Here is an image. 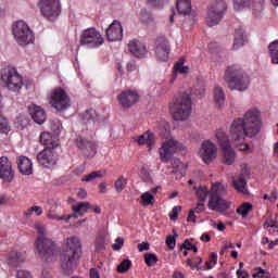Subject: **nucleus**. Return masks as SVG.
I'll return each instance as SVG.
<instances>
[{
	"instance_id": "obj_52",
	"label": "nucleus",
	"mask_w": 278,
	"mask_h": 278,
	"mask_svg": "<svg viewBox=\"0 0 278 278\" xmlns=\"http://www.w3.org/2000/svg\"><path fill=\"white\" fill-rule=\"evenodd\" d=\"M123 244H125V239L118 237L115 240V243L113 244V250L114 251H121V249H123Z\"/></svg>"
},
{
	"instance_id": "obj_49",
	"label": "nucleus",
	"mask_w": 278,
	"mask_h": 278,
	"mask_svg": "<svg viewBox=\"0 0 278 278\" xmlns=\"http://www.w3.org/2000/svg\"><path fill=\"white\" fill-rule=\"evenodd\" d=\"M264 10V0H253V12L260 14Z\"/></svg>"
},
{
	"instance_id": "obj_26",
	"label": "nucleus",
	"mask_w": 278,
	"mask_h": 278,
	"mask_svg": "<svg viewBox=\"0 0 278 278\" xmlns=\"http://www.w3.org/2000/svg\"><path fill=\"white\" fill-rule=\"evenodd\" d=\"M17 168L21 175H31L34 173V163L27 156H18Z\"/></svg>"
},
{
	"instance_id": "obj_40",
	"label": "nucleus",
	"mask_w": 278,
	"mask_h": 278,
	"mask_svg": "<svg viewBox=\"0 0 278 278\" xmlns=\"http://www.w3.org/2000/svg\"><path fill=\"white\" fill-rule=\"evenodd\" d=\"M233 186L238 190V192L247 194V180L244 178L233 180Z\"/></svg>"
},
{
	"instance_id": "obj_51",
	"label": "nucleus",
	"mask_w": 278,
	"mask_h": 278,
	"mask_svg": "<svg viewBox=\"0 0 278 278\" xmlns=\"http://www.w3.org/2000/svg\"><path fill=\"white\" fill-rule=\"evenodd\" d=\"M180 249H185V251H193L194 253H199V248H197V245H192V243H190L189 240H185Z\"/></svg>"
},
{
	"instance_id": "obj_1",
	"label": "nucleus",
	"mask_w": 278,
	"mask_h": 278,
	"mask_svg": "<svg viewBox=\"0 0 278 278\" xmlns=\"http://www.w3.org/2000/svg\"><path fill=\"white\" fill-rule=\"evenodd\" d=\"M262 129V119L257 109L249 110L243 118H235L230 125V138L235 142H242L244 138H254Z\"/></svg>"
},
{
	"instance_id": "obj_25",
	"label": "nucleus",
	"mask_w": 278,
	"mask_h": 278,
	"mask_svg": "<svg viewBox=\"0 0 278 278\" xmlns=\"http://www.w3.org/2000/svg\"><path fill=\"white\" fill-rule=\"evenodd\" d=\"M28 112L33 118L37 123V125H42L45 121H47V113L45 110L36 104H31L28 106Z\"/></svg>"
},
{
	"instance_id": "obj_16",
	"label": "nucleus",
	"mask_w": 278,
	"mask_h": 278,
	"mask_svg": "<svg viewBox=\"0 0 278 278\" xmlns=\"http://www.w3.org/2000/svg\"><path fill=\"white\" fill-rule=\"evenodd\" d=\"M117 101L123 108V110H129V108H134L138 101H140V96L138 94V91L136 90H123L118 96H117Z\"/></svg>"
},
{
	"instance_id": "obj_36",
	"label": "nucleus",
	"mask_w": 278,
	"mask_h": 278,
	"mask_svg": "<svg viewBox=\"0 0 278 278\" xmlns=\"http://www.w3.org/2000/svg\"><path fill=\"white\" fill-rule=\"evenodd\" d=\"M271 64H278V40L271 42L268 47Z\"/></svg>"
},
{
	"instance_id": "obj_58",
	"label": "nucleus",
	"mask_w": 278,
	"mask_h": 278,
	"mask_svg": "<svg viewBox=\"0 0 278 278\" xmlns=\"http://www.w3.org/2000/svg\"><path fill=\"white\" fill-rule=\"evenodd\" d=\"M179 210H181V207L179 206H174L173 211H172V215L169 216L170 220H176L179 216Z\"/></svg>"
},
{
	"instance_id": "obj_21",
	"label": "nucleus",
	"mask_w": 278,
	"mask_h": 278,
	"mask_svg": "<svg viewBox=\"0 0 278 278\" xmlns=\"http://www.w3.org/2000/svg\"><path fill=\"white\" fill-rule=\"evenodd\" d=\"M76 144L80 151H83L86 157H92L97 155V143L92 140H87L84 137H78L76 139Z\"/></svg>"
},
{
	"instance_id": "obj_59",
	"label": "nucleus",
	"mask_w": 278,
	"mask_h": 278,
	"mask_svg": "<svg viewBox=\"0 0 278 278\" xmlns=\"http://www.w3.org/2000/svg\"><path fill=\"white\" fill-rule=\"evenodd\" d=\"M149 3H152L154 8H162L164 5V0H148Z\"/></svg>"
},
{
	"instance_id": "obj_29",
	"label": "nucleus",
	"mask_w": 278,
	"mask_h": 278,
	"mask_svg": "<svg viewBox=\"0 0 278 278\" xmlns=\"http://www.w3.org/2000/svg\"><path fill=\"white\" fill-rule=\"evenodd\" d=\"M39 140L43 147H50L51 149H58V141L53 140V136H51V132H41Z\"/></svg>"
},
{
	"instance_id": "obj_23",
	"label": "nucleus",
	"mask_w": 278,
	"mask_h": 278,
	"mask_svg": "<svg viewBox=\"0 0 278 278\" xmlns=\"http://www.w3.org/2000/svg\"><path fill=\"white\" fill-rule=\"evenodd\" d=\"M27 258L25 251L12 250L7 258V264L11 268H18L23 262Z\"/></svg>"
},
{
	"instance_id": "obj_47",
	"label": "nucleus",
	"mask_w": 278,
	"mask_h": 278,
	"mask_svg": "<svg viewBox=\"0 0 278 278\" xmlns=\"http://www.w3.org/2000/svg\"><path fill=\"white\" fill-rule=\"evenodd\" d=\"M154 199H155V197H153V194H151L150 192H144L141 195V201H142L143 205H153Z\"/></svg>"
},
{
	"instance_id": "obj_48",
	"label": "nucleus",
	"mask_w": 278,
	"mask_h": 278,
	"mask_svg": "<svg viewBox=\"0 0 278 278\" xmlns=\"http://www.w3.org/2000/svg\"><path fill=\"white\" fill-rule=\"evenodd\" d=\"M235 10H242V8H249L251 5V0H233Z\"/></svg>"
},
{
	"instance_id": "obj_30",
	"label": "nucleus",
	"mask_w": 278,
	"mask_h": 278,
	"mask_svg": "<svg viewBox=\"0 0 278 278\" xmlns=\"http://www.w3.org/2000/svg\"><path fill=\"white\" fill-rule=\"evenodd\" d=\"M240 47H244V28H237L235 30V39H233V45L232 49L235 51H238Z\"/></svg>"
},
{
	"instance_id": "obj_55",
	"label": "nucleus",
	"mask_w": 278,
	"mask_h": 278,
	"mask_svg": "<svg viewBox=\"0 0 278 278\" xmlns=\"http://www.w3.org/2000/svg\"><path fill=\"white\" fill-rule=\"evenodd\" d=\"M191 210H193V214H201V212H205V203L198 202L197 207L191 208Z\"/></svg>"
},
{
	"instance_id": "obj_37",
	"label": "nucleus",
	"mask_w": 278,
	"mask_h": 278,
	"mask_svg": "<svg viewBox=\"0 0 278 278\" xmlns=\"http://www.w3.org/2000/svg\"><path fill=\"white\" fill-rule=\"evenodd\" d=\"M114 188L117 194H121V192L127 188V178H125V176H119L114 182Z\"/></svg>"
},
{
	"instance_id": "obj_15",
	"label": "nucleus",
	"mask_w": 278,
	"mask_h": 278,
	"mask_svg": "<svg viewBox=\"0 0 278 278\" xmlns=\"http://www.w3.org/2000/svg\"><path fill=\"white\" fill-rule=\"evenodd\" d=\"M37 161L45 168H53L58 164V152H55V148H45L37 154Z\"/></svg>"
},
{
	"instance_id": "obj_64",
	"label": "nucleus",
	"mask_w": 278,
	"mask_h": 278,
	"mask_svg": "<svg viewBox=\"0 0 278 278\" xmlns=\"http://www.w3.org/2000/svg\"><path fill=\"white\" fill-rule=\"evenodd\" d=\"M173 277H174V278H186V277L184 276V273H181V271H175L174 275H173Z\"/></svg>"
},
{
	"instance_id": "obj_39",
	"label": "nucleus",
	"mask_w": 278,
	"mask_h": 278,
	"mask_svg": "<svg viewBox=\"0 0 278 278\" xmlns=\"http://www.w3.org/2000/svg\"><path fill=\"white\" fill-rule=\"evenodd\" d=\"M47 216L50 220H71V218H77V214L58 216V214L51 212H49Z\"/></svg>"
},
{
	"instance_id": "obj_10",
	"label": "nucleus",
	"mask_w": 278,
	"mask_h": 278,
	"mask_svg": "<svg viewBox=\"0 0 278 278\" xmlns=\"http://www.w3.org/2000/svg\"><path fill=\"white\" fill-rule=\"evenodd\" d=\"M1 81L11 90V92H21L23 88V76L18 74L16 68H8L1 72Z\"/></svg>"
},
{
	"instance_id": "obj_63",
	"label": "nucleus",
	"mask_w": 278,
	"mask_h": 278,
	"mask_svg": "<svg viewBox=\"0 0 278 278\" xmlns=\"http://www.w3.org/2000/svg\"><path fill=\"white\" fill-rule=\"evenodd\" d=\"M89 277L90 278H101V276L99 275V271L94 268H91L89 271Z\"/></svg>"
},
{
	"instance_id": "obj_7",
	"label": "nucleus",
	"mask_w": 278,
	"mask_h": 278,
	"mask_svg": "<svg viewBox=\"0 0 278 278\" xmlns=\"http://www.w3.org/2000/svg\"><path fill=\"white\" fill-rule=\"evenodd\" d=\"M13 36L20 47H27V45H31L36 40L34 31L24 21H17L13 24Z\"/></svg>"
},
{
	"instance_id": "obj_28",
	"label": "nucleus",
	"mask_w": 278,
	"mask_h": 278,
	"mask_svg": "<svg viewBox=\"0 0 278 278\" xmlns=\"http://www.w3.org/2000/svg\"><path fill=\"white\" fill-rule=\"evenodd\" d=\"M176 8L182 16H188L192 12V3L190 0H177Z\"/></svg>"
},
{
	"instance_id": "obj_53",
	"label": "nucleus",
	"mask_w": 278,
	"mask_h": 278,
	"mask_svg": "<svg viewBox=\"0 0 278 278\" xmlns=\"http://www.w3.org/2000/svg\"><path fill=\"white\" fill-rule=\"evenodd\" d=\"M166 244L168 247V249H175L176 244H177V240L175 239V237L173 236H168L166 238Z\"/></svg>"
},
{
	"instance_id": "obj_56",
	"label": "nucleus",
	"mask_w": 278,
	"mask_h": 278,
	"mask_svg": "<svg viewBox=\"0 0 278 278\" xmlns=\"http://www.w3.org/2000/svg\"><path fill=\"white\" fill-rule=\"evenodd\" d=\"M266 226H270V227H278V215H276L274 218H271L270 220H266L264 223V227Z\"/></svg>"
},
{
	"instance_id": "obj_24",
	"label": "nucleus",
	"mask_w": 278,
	"mask_h": 278,
	"mask_svg": "<svg viewBox=\"0 0 278 278\" xmlns=\"http://www.w3.org/2000/svg\"><path fill=\"white\" fill-rule=\"evenodd\" d=\"M134 142H137L139 147H143V144H147L148 150L151 151L153 147L155 146V135L151 132L150 130L146 131L141 136L132 137Z\"/></svg>"
},
{
	"instance_id": "obj_27",
	"label": "nucleus",
	"mask_w": 278,
	"mask_h": 278,
	"mask_svg": "<svg viewBox=\"0 0 278 278\" xmlns=\"http://www.w3.org/2000/svg\"><path fill=\"white\" fill-rule=\"evenodd\" d=\"M83 123L87 125V127L94 125V123H99V114L94 109H88L86 112L83 113Z\"/></svg>"
},
{
	"instance_id": "obj_18",
	"label": "nucleus",
	"mask_w": 278,
	"mask_h": 278,
	"mask_svg": "<svg viewBox=\"0 0 278 278\" xmlns=\"http://www.w3.org/2000/svg\"><path fill=\"white\" fill-rule=\"evenodd\" d=\"M154 53L159 62H166L170 55V43L165 37H159L155 41Z\"/></svg>"
},
{
	"instance_id": "obj_2",
	"label": "nucleus",
	"mask_w": 278,
	"mask_h": 278,
	"mask_svg": "<svg viewBox=\"0 0 278 278\" xmlns=\"http://www.w3.org/2000/svg\"><path fill=\"white\" fill-rule=\"evenodd\" d=\"M81 257V241L77 237H68L61 254V267L65 275H71Z\"/></svg>"
},
{
	"instance_id": "obj_19",
	"label": "nucleus",
	"mask_w": 278,
	"mask_h": 278,
	"mask_svg": "<svg viewBox=\"0 0 278 278\" xmlns=\"http://www.w3.org/2000/svg\"><path fill=\"white\" fill-rule=\"evenodd\" d=\"M0 179H2L4 184H12L14 181L12 161L7 156L0 157Z\"/></svg>"
},
{
	"instance_id": "obj_14",
	"label": "nucleus",
	"mask_w": 278,
	"mask_h": 278,
	"mask_svg": "<svg viewBox=\"0 0 278 278\" xmlns=\"http://www.w3.org/2000/svg\"><path fill=\"white\" fill-rule=\"evenodd\" d=\"M179 150V141L175 139H169L163 142L162 147L159 149V155L163 164H168L169 160H173V155Z\"/></svg>"
},
{
	"instance_id": "obj_17",
	"label": "nucleus",
	"mask_w": 278,
	"mask_h": 278,
	"mask_svg": "<svg viewBox=\"0 0 278 278\" xmlns=\"http://www.w3.org/2000/svg\"><path fill=\"white\" fill-rule=\"evenodd\" d=\"M216 144L210 140H205L199 151V155L204 164H211V162H214V160H216Z\"/></svg>"
},
{
	"instance_id": "obj_38",
	"label": "nucleus",
	"mask_w": 278,
	"mask_h": 278,
	"mask_svg": "<svg viewBox=\"0 0 278 278\" xmlns=\"http://www.w3.org/2000/svg\"><path fill=\"white\" fill-rule=\"evenodd\" d=\"M251 210H253V204L244 202L237 208V214H240L244 217L249 215V212H251Z\"/></svg>"
},
{
	"instance_id": "obj_13",
	"label": "nucleus",
	"mask_w": 278,
	"mask_h": 278,
	"mask_svg": "<svg viewBox=\"0 0 278 278\" xmlns=\"http://www.w3.org/2000/svg\"><path fill=\"white\" fill-rule=\"evenodd\" d=\"M215 138L217 139V142H219L220 149L224 153V164L231 166V164H233L236 161V152L233 151V148H231V143H229L227 132H225L223 129H218Z\"/></svg>"
},
{
	"instance_id": "obj_20",
	"label": "nucleus",
	"mask_w": 278,
	"mask_h": 278,
	"mask_svg": "<svg viewBox=\"0 0 278 278\" xmlns=\"http://www.w3.org/2000/svg\"><path fill=\"white\" fill-rule=\"evenodd\" d=\"M106 40L109 42H118L123 40V25L121 22L113 21V23L105 30Z\"/></svg>"
},
{
	"instance_id": "obj_4",
	"label": "nucleus",
	"mask_w": 278,
	"mask_h": 278,
	"mask_svg": "<svg viewBox=\"0 0 278 278\" xmlns=\"http://www.w3.org/2000/svg\"><path fill=\"white\" fill-rule=\"evenodd\" d=\"M224 79L230 90H238L239 92H244V90L249 89V76L239 65H231L227 67Z\"/></svg>"
},
{
	"instance_id": "obj_62",
	"label": "nucleus",
	"mask_w": 278,
	"mask_h": 278,
	"mask_svg": "<svg viewBox=\"0 0 278 278\" xmlns=\"http://www.w3.org/2000/svg\"><path fill=\"white\" fill-rule=\"evenodd\" d=\"M237 277L238 278H249V273H247L245 270H242V269H238Z\"/></svg>"
},
{
	"instance_id": "obj_22",
	"label": "nucleus",
	"mask_w": 278,
	"mask_h": 278,
	"mask_svg": "<svg viewBox=\"0 0 278 278\" xmlns=\"http://www.w3.org/2000/svg\"><path fill=\"white\" fill-rule=\"evenodd\" d=\"M128 51L135 58H147L149 50H147V46L142 43V41L138 39H132L128 43Z\"/></svg>"
},
{
	"instance_id": "obj_9",
	"label": "nucleus",
	"mask_w": 278,
	"mask_h": 278,
	"mask_svg": "<svg viewBox=\"0 0 278 278\" xmlns=\"http://www.w3.org/2000/svg\"><path fill=\"white\" fill-rule=\"evenodd\" d=\"M49 104L56 112H66L71 108V96L61 87L55 88L50 93Z\"/></svg>"
},
{
	"instance_id": "obj_35",
	"label": "nucleus",
	"mask_w": 278,
	"mask_h": 278,
	"mask_svg": "<svg viewBox=\"0 0 278 278\" xmlns=\"http://www.w3.org/2000/svg\"><path fill=\"white\" fill-rule=\"evenodd\" d=\"M211 192L207 187H199L195 191L198 202L205 203V201H207V194H211Z\"/></svg>"
},
{
	"instance_id": "obj_41",
	"label": "nucleus",
	"mask_w": 278,
	"mask_h": 278,
	"mask_svg": "<svg viewBox=\"0 0 278 278\" xmlns=\"http://www.w3.org/2000/svg\"><path fill=\"white\" fill-rule=\"evenodd\" d=\"M34 213L36 214V216H42V207L34 205L24 211V216H26V218H30Z\"/></svg>"
},
{
	"instance_id": "obj_5",
	"label": "nucleus",
	"mask_w": 278,
	"mask_h": 278,
	"mask_svg": "<svg viewBox=\"0 0 278 278\" xmlns=\"http://www.w3.org/2000/svg\"><path fill=\"white\" fill-rule=\"evenodd\" d=\"M38 237L35 242L36 251L42 260L49 262L55 255V243L47 238V229L45 226H37Z\"/></svg>"
},
{
	"instance_id": "obj_11",
	"label": "nucleus",
	"mask_w": 278,
	"mask_h": 278,
	"mask_svg": "<svg viewBox=\"0 0 278 278\" xmlns=\"http://www.w3.org/2000/svg\"><path fill=\"white\" fill-rule=\"evenodd\" d=\"M37 7L40 10L41 16L47 18V21H55L62 12L60 0H39Z\"/></svg>"
},
{
	"instance_id": "obj_42",
	"label": "nucleus",
	"mask_w": 278,
	"mask_h": 278,
	"mask_svg": "<svg viewBox=\"0 0 278 278\" xmlns=\"http://www.w3.org/2000/svg\"><path fill=\"white\" fill-rule=\"evenodd\" d=\"M186 62L185 59H179V61L174 65V68L177 73H180L181 75H186L188 71H190V67L184 66V63Z\"/></svg>"
},
{
	"instance_id": "obj_31",
	"label": "nucleus",
	"mask_w": 278,
	"mask_h": 278,
	"mask_svg": "<svg viewBox=\"0 0 278 278\" xmlns=\"http://www.w3.org/2000/svg\"><path fill=\"white\" fill-rule=\"evenodd\" d=\"M3 100V96L0 93V134H10V123L8 118H5L1 112V101Z\"/></svg>"
},
{
	"instance_id": "obj_6",
	"label": "nucleus",
	"mask_w": 278,
	"mask_h": 278,
	"mask_svg": "<svg viewBox=\"0 0 278 278\" xmlns=\"http://www.w3.org/2000/svg\"><path fill=\"white\" fill-rule=\"evenodd\" d=\"M225 194V186L220 182H216L211 188V193L208 197V210L213 212H227L231 204L223 198Z\"/></svg>"
},
{
	"instance_id": "obj_57",
	"label": "nucleus",
	"mask_w": 278,
	"mask_h": 278,
	"mask_svg": "<svg viewBox=\"0 0 278 278\" xmlns=\"http://www.w3.org/2000/svg\"><path fill=\"white\" fill-rule=\"evenodd\" d=\"M264 229H266L270 236H278V227L276 226H264Z\"/></svg>"
},
{
	"instance_id": "obj_61",
	"label": "nucleus",
	"mask_w": 278,
	"mask_h": 278,
	"mask_svg": "<svg viewBox=\"0 0 278 278\" xmlns=\"http://www.w3.org/2000/svg\"><path fill=\"white\" fill-rule=\"evenodd\" d=\"M137 248H138V251H140V253H142V251H149V243L147 242L139 243Z\"/></svg>"
},
{
	"instance_id": "obj_43",
	"label": "nucleus",
	"mask_w": 278,
	"mask_h": 278,
	"mask_svg": "<svg viewBox=\"0 0 278 278\" xmlns=\"http://www.w3.org/2000/svg\"><path fill=\"white\" fill-rule=\"evenodd\" d=\"M197 264H194V262H192V258H188L187 265H189L192 270H203V268L201 267V264H203V258H201V256H197Z\"/></svg>"
},
{
	"instance_id": "obj_45",
	"label": "nucleus",
	"mask_w": 278,
	"mask_h": 278,
	"mask_svg": "<svg viewBox=\"0 0 278 278\" xmlns=\"http://www.w3.org/2000/svg\"><path fill=\"white\" fill-rule=\"evenodd\" d=\"M103 177V174L101 170H94V172H91L90 174L86 175L84 178H83V181H92L93 179H99Z\"/></svg>"
},
{
	"instance_id": "obj_54",
	"label": "nucleus",
	"mask_w": 278,
	"mask_h": 278,
	"mask_svg": "<svg viewBox=\"0 0 278 278\" xmlns=\"http://www.w3.org/2000/svg\"><path fill=\"white\" fill-rule=\"evenodd\" d=\"M16 278H34L31 274L25 269L17 270Z\"/></svg>"
},
{
	"instance_id": "obj_8",
	"label": "nucleus",
	"mask_w": 278,
	"mask_h": 278,
	"mask_svg": "<svg viewBox=\"0 0 278 278\" xmlns=\"http://www.w3.org/2000/svg\"><path fill=\"white\" fill-rule=\"evenodd\" d=\"M105 42L103 35L97 28L91 27L81 31L79 38V46L87 47V49H99Z\"/></svg>"
},
{
	"instance_id": "obj_60",
	"label": "nucleus",
	"mask_w": 278,
	"mask_h": 278,
	"mask_svg": "<svg viewBox=\"0 0 278 278\" xmlns=\"http://www.w3.org/2000/svg\"><path fill=\"white\" fill-rule=\"evenodd\" d=\"M187 220L188 223H197V216H194V210L189 211Z\"/></svg>"
},
{
	"instance_id": "obj_3",
	"label": "nucleus",
	"mask_w": 278,
	"mask_h": 278,
	"mask_svg": "<svg viewBox=\"0 0 278 278\" xmlns=\"http://www.w3.org/2000/svg\"><path fill=\"white\" fill-rule=\"evenodd\" d=\"M174 121H188L192 114V96L190 91H185L169 103Z\"/></svg>"
},
{
	"instance_id": "obj_33",
	"label": "nucleus",
	"mask_w": 278,
	"mask_h": 278,
	"mask_svg": "<svg viewBox=\"0 0 278 278\" xmlns=\"http://www.w3.org/2000/svg\"><path fill=\"white\" fill-rule=\"evenodd\" d=\"M172 166L174 168L173 173L177 175L179 174V177H185L186 176V165L179 159H174L172 161Z\"/></svg>"
},
{
	"instance_id": "obj_32",
	"label": "nucleus",
	"mask_w": 278,
	"mask_h": 278,
	"mask_svg": "<svg viewBox=\"0 0 278 278\" xmlns=\"http://www.w3.org/2000/svg\"><path fill=\"white\" fill-rule=\"evenodd\" d=\"M90 210V203L79 202L78 204L72 205V212L78 214V216H84Z\"/></svg>"
},
{
	"instance_id": "obj_50",
	"label": "nucleus",
	"mask_w": 278,
	"mask_h": 278,
	"mask_svg": "<svg viewBox=\"0 0 278 278\" xmlns=\"http://www.w3.org/2000/svg\"><path fill=\"white\" fill-rule=\"evenodd\" d=\"M159 129H160V136H163L164 138H166V136L170 134V127L166 122H162V124L159 126Z\"/></svg>"
},
{
	"instance_id": "obj_34",
	"label": "nucleus",
	"mask_w": 278,
	"mask_h": 278,
	"mask_svg": "<svg viewBox=\"0 0 278 278\" xmlns=\"http://www.w3.org/2000/svg\"><path fill=\"white\" fill-rule=\"evenodd\" d=\"M213 97L218 108L225 103V91H223L222 87L217 86L214 88Z\"/></svg>"
},
{
	"instance_id": "obj_12",
	"label": "nucleus",
	"mask_w": 278,
	"mask_h": 278,
	"mask_svg": "<svg viewBox=\"0 0 278 278\" xmlns=\"http://www.w3.org/2000/svg\"><path fill=\"white\" fill-rule=\"evenodd\" d=\"M227 12V2L217 0L211 4L207 12L206 23L208 27H214L223 21V16Z\"/></svg>"
},
{
	"instance_id": "obj_44",
	"label": "nucleus",
	"mask_w": 278,
	"mask_h": 278,
	"mask_svg": "<svg viewBox=\"0 0 278 278\" xmlns=\"http://www.w3.org/2000/svg\"><path fill=\"white\" fill-rule=\"evenodd\" d=\"M144 262L147 266H155V264H157V255L153 253H147L144 254Z\"/></svg>"
},
{
	"instance_id": "obj_46",
	"label": "nucleus",
	"mask_w": 278,
	"mask_h": 278,
	"mask_svg": "<svg viewBox=\"0 0 278 278\" xmlns=\"http://www.w3.org/2000/svg\"><path fill=\"white\" fill-rule=\"evenodd\" d=\"M131 268V262L129 260H124L118 266H117V273L125 274L127 270Z\"/></svg>"
}]
</instances>
